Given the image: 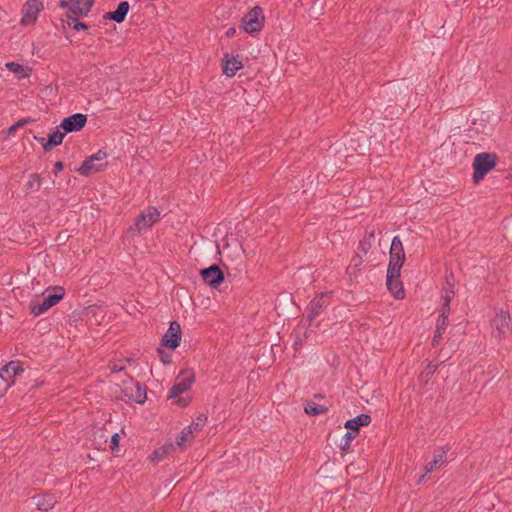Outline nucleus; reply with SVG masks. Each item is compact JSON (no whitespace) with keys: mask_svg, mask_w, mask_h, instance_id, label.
<instances>
[{"mask_svg":"<svg viewBox=\"0 0 512 512\" xmlns=\"http://www.w3.org/2000/svg\"><path fill=\"white\" fill-rule=\"evenodd\" d=\"M492 328L495 335L505 339L512 334V320L510 314L506 311L499 310L492 319Z\"/></svg>","mask_w":512,"mask_h":512,"instance_id":"423d86ee","label":"nucleus"},{"mask_svg":"<svg viewBox=\"0 0 512 512\" xmlns=\"http://www.w3.org/2000/svg\"><path fill=\"white\" fill-rule=\"evenodd\" d=\"M236 33V29L234 27H230L227 31H226V36L227 37H233Z\"/></svg>","mask_w":512,"mask_h":512,"instance_id":"ea45409f","label":"nucleus"},{"mask_svg":"<svg viewBox=\"0 0 512 512\" xmlns=\"http://www.w3.org/2000/svg\"><path fill=\"white\" fill-rule=\"evenodd\" d=\"M180 339V325L178 322L173 321L170 323L168 330L162 338V345L170 349H175L179 346Z\"/></svg>","mask_w":512,"mask_h":512,"instance_id":"4468645a","label":"nucleus"},{"mask_svg":"<svg viewBox=\"0 0 512 512\" xmlns=\"http://www.w3.org/2000/svg\"><path fill=\"white\" fill-rule=\"evenodd\" d=\"M242 61L236 57L228 58V55H225V60L223 64V73L228 77H233L238 70L242 68Z\"/></svg>","mask_w":512,"mask_h":512,"instance_id":"412c9836","label":"nucleus"},{"mask_svg":"<svg viewBox=\"0 0 512 512\" xmlns=\"http://www.w3.org/2000/svg\"><path fill=\"white\" fill-rule=\"evenodd\" d=\"M454 295V285L447 281L442 293L443 304L441 310L450 311V302Z\"/></svg>","mask_w":512,"mask_h":512,"instance_id":"b1692460","label":"nucleus"},{"mask_svg":"<svg viewBox=\"0 0 512 512\" xmlns=\"http://www.w3.org/2000/svg\"><path fill=\"white\" fill-rule=\"evenodd\" d=\"M72 5L70 13L73 15H87L93 5V0H70Z\"/></svg>","mask_w":512,"mask_h":512,"instance_id":"aec40b11","label":"nucleus"},{"mask_svg":"<svg viewBox=\"0 0 512 512\" xmlns=\"http://www.w3.org/2000/svg\"><path fill=\"white\" fill-rule=\"evenodd\" d=\"M496 161L495 154L487 152L477 154L473 161V181L479 183L496 166Z\"/></svg>","mask_w":512,"mask_h":512,"instance_id":"f03ea898","label":"nucleus"},{"mask_svg":"<svg viewBox=\"0 0 512 512\" xmlns=\"http://www.w3.org/2000/svg\"><path fill=\"white\" fill-rule=\"evenodd\" d=\"M43 9V4L38 0H28L22 8V25H31L38 18V14Z\"/></svg>","mask_w":512,"mask_h":512,"instance_id":"9d476101","label":"nucleus"},{"mask_svg":"<svg viewBox=\"0 0 512 512\" xmlns=\"http://www.w3.org/2000/svg\"><path fill=\"white\" fill-rule=\"evenodd\" d=\"M355 437L356 435L354 432H346V434L344 435V443L341 444V449L344 451L348 450L350 447V443Z\"/></svg>","mask_w":512,"mask_h":512,"instance_id":"2f4dec72","label":"nucleus"},{"mask_svg":"<svg viewBox=\"0 0 512 512\" xmlns=\"http://www.w3.org/2000/svg\"><path fill=\"white\" fill-rule=\"evenodd\" d=\"M202 279L211 287L217 288L224 280V274L218 265H212L202 269L200 272Z\"/></svg>","mask_w":512,"mask_h":512,"instance_id":"ddd939ff","label":"nucleus"},{"mask_svg":"<svg viewBox=\"0 0 512 512\" xmlns=\"http://www.w3.org/2000/svg\"><path fill=\"white\" fill-rule=\"evenodd\" d=\"M65 132H61L60 128L58 127L56 131L51 133L48 137V140L44 137H35V139L42 144L44 150L50 149L52 146L60 145L63 141V138L65 136Z\"/></svg>","mask_w":512,"mask_h":512,"instance_id":"f3484780","label":"nucleus"},{"mask_svg":"<svg viewBox=\"0 0 512 512\" xmlns=\"http://www.w3.org/2000/svg\"><path fill=\"white\" fill-rule=\"evenodd\" d=\"M428 368H429V372H433L434 371V369H432V367L430 365L428 366Z\"/></svg>","mask_w":512,"mask_h":512,"instance_id":"79ce46f5","label":"nucleus"},{"mask_svg":"<svg viewBox=\"0 0 512 512\" xmlns=\"http://www.w3.org/2000/svg\"><path fill=\"white\" fill-rule=\"evenodd\" d=\"M449 313H450V311L441 310L440 315L436 322V329L442 330L445 332V330L448 326Z\"/></svg>","mask_w":512,"mask_h":512,"instance_id":"c85d7f7f","label":"nucleus"},{"mask_svg":"<svg viewBox=\"0 0 512 512\" xmlns=\"http://www.w3.org/2000/svg\"><path fill=\"white\" fill-rule=\"evenodd\" d=\"M264 24L263 11L259 6L253 7L245 14L241 21V26L246 33L253 34L259 32Z\"/></svg>","mask_w":512,"mask_h":512,"instance_id":"20e7f679","label":"nucleus"},{"mask_svg":"<svg viewBox=\"0 0 512 512\" xmlns=\"http://www.w3.org/2000/svg\"><path fill=\"white\" fill-rule=\"evenodd\" d=\"M160 217L159 210L156 207L150 206L136 218L134 226L130 229L137 230L138 232L148 230L160 220Z\"/></svg>","mask_w":512,"mask_h":512,"instance_id":"0eeeda50","label":"nucleus"},{"mask_svg":"<svg viewBox=\"0 0 512 512\" xmlns=\"http://www.w3.org/2000/svg\"><path fill=\"white\" fill-rule=\"evenodd\" d=\"M305 413L311 416L324 414L327 412V408L322 405H317L314 402H309L305 406Z\"/></svg>","mask_w":512,"mask_h":512,"instance_id":"bb28decb","label":"nucleus"},{"mask_svg":"<svg viewBox=\"0 0 512 512\" xmlns=\"http://www.w3.org/2000/svg\"><path fill=\"white\" fill-rule=\"evenodd\" d=\"M129 8H130L129 3L127 1H122L119 3V5L115 11L106 13L104 15V18L113 20L117 23H122L126 18Z\"/></svg>","mask_w":512,"mask_h":512,"instance_id":"a211bd4d","label":"nucleus"},{"mask_svg":"<svg viewBox=\"0 0 512 512\" xmlns=\"http://www.w3.org/2000/svg\"><path fill=\"white\" fill-rule=\"evenodd\" d=\"M107 154L104 151L99 150L87 158L83 164L77 169V171L84 176H89L93 172L103 170L107 166Z\"/></svg>","mask_w":512,"mask_h":512,"instance_id":"39448f33","label":"nucleus"},{"mask_svg":"<svg viewBox=\"0 0 512 512\" xmlns=\"http://www.w3.org/2000/svg\"><path fill=\"white\" fill-rule=\"evenodd\" d=\"M70 2H71L70 0L69 1L61 0L59 2V7H61V8H68L70 10V7H71Z\"/></svg>","mask_w":512,"mask_h":512,"instance_id":"58836bf2","label":"nucleus"},{"mask_svg":"<svg viewBox=\"0 0 512 512\" xmlns=\"http://www.w3.org/2000/svg\"><path fill=\"white\" fill-rule=\"evenodd\" d=\"M175 448L176 447L172 443L165 444L158 450L154 451L153 459L162 460L166 455L172 453L175 450Z\"/></svg>","mask_w":512,"mask_h":512,"instance_id":"cd10ccee","label":"nucleus"},{"mask_svg":"<svg viewBox=\"0 0 512 512\" xmlns=\"http://www.w3.org/2000/svg\"><path fill=\"white\" fill-rule=\"evenodd\" d=\"M192 439V430L186 427L182 430L180 436L177 438L176 446L182 449L187 443H191Z\"/></svg>","mask_w":512,"mask_h":512,"instance_id":"a878e982","label":"nucleus"},{"mask_svg":"<svg viewBox=\"0 0 512 512\" xmlns=\"http://www.w3.org/2000/svg\"><path fill=\"white\" fill-rule=\"evenodd\" d=\"M195 380V375L192 370L182 371L176 378V381L169 392L170 398H175L182 393L186 392Z\"/></svg>","mask_w":512,"mask_h":512,"instance_id":"6e6552de","label":"nucleus"},{"mask_svg":"<svg viewBox=\"0 0 512 512\" xmlns=\"http://www.w3.org/2000/svg\"><path fill=\"white\" fill-rule=\"evenodd\" d=\"M22 372H24V368L19 361H10L8 364L3 366L0 369V381L4 382L3 390L6 391L14 383L13 381H9L10 378H13Z\"/></svg>","mask_w":512,"mask_h":512,"instance_id":"9b49d317","label":"nucleus"},{"mask_svg":"<svg viewBox=\"0 0 512 512\" xmlns=\"http://www.w3.org/2000/svg\"><path fill=\"white\" fill-rule=\"evenodd\" d=\"M352 262H354L355 266H358L361 263V259L359 257L353 258Z\"/></svg>","mask_w":512,"mask_h":512,"instance_id":"a19ab883","label":"nucleus"},{"mask_svg":"<svg viewBox=\"0 0 512 512\" xmlns=\"http://www.w3.org/2000/svg\"><path fill=\"white\" fill-rule=\"evenodd\" d=\"M124 398L131 400L136 403L142 404L146 400V389L139 382H134L130 379L128 382H124L122 389Z\"/></svg>","mask_w":512,"mask_h":512,"instance_id":"1a4fd4ad","label":"nucleus"},{"mask_svg":"<svg viewBox=\"0 0 512 512\" xmlns=\"http://www.w3.org/2000/svg\"><path fill=\"white\" fill-rule=\"evenodd\" d=\"M5 66L9 71L17 74L19 78H25L29 76L30 69L19 63L7 62Z\"/></svg>","mask_w":512,"mask_h":512,"instance_id":"393cba45","label":"nucleus"},{"mask_svg":"<svg viewBox=\"0 0 512 512\" xmlns=\"http://www.w3.org/2000/svg\"><path fill=\"white\" fill-rule=\"evenodd\" d=\"M446 461V451L439 449L435 451L433 460L425 465L426 473H432L440 468Z\"/></svg>","mask_w":512,"mask_h":512,"instance_id":"4be33fe9","label":"nucleus"},{"mask_svg":"<svg viewBox=\"0 0 512 512\" xmlns=\"http://www.w3.org/2000/svg\"><path fill=\"white\" fill-rule=\"evenodd\" d=\"M64 165L61 161H57L54 165V173L57 174L59 173L60 171H62Z\"/></svg>","mask_w":512,"mask_h":512,"instance_id":"4c0bfd02","label":"nucleus"},{"mask_svg":"<svg viewBox=\"0 0 512 512\" xmlns=\"http://www.w3.org/2000/svg\"><path fill=\"white\" fill-rule=\"evenodd\" d=\"M443 333H444V331H442V330H438V329L435 330L434 337L432 340L433 345H437L439 343L440 339L442 338Z\"/></svg>","mask_w":512,"mask_h":512,"instance_id":"c9c22d12","label":"nucleus"},{"mask_svg":"<svg viewBox=\"0 0 512 512\" xmlns=\"http://www.w3.org/2000/svg\"><path fill=\"white\" fill-rule=\"evenodd\" d=\"M30 122V119L29 118H24V119H21L19 120L17 123H15L14 125H12L10 128H9V133H13L15 132L17 129H19V127L25 125L26 123Z\"/></svg>","mask_w":512,"mask_h":512,"instance_id":"473e14b6","label":"nucleus"},{"mask_svg":"<svg viewBox=\"0 0 512 512\" xmlns=\"http://www.w3.org/2000/svg\"><path fill=\"white\" fill-rule=\"evenodd\" d=\"M207 421V416L205 414H200L195 421H193L187 428L193 431L201 430Z\"/></svg>","mask_w":512,"mask_h":512,"instance_id":"c756f323","label":"nucleus"},{"mask_svg":"<svg viewBox=\"0 0 512 512\" xmlns=\"http://www.w3.org/2000/svg\"><path fill=\"white\" fill-rule=\"evenodd\" d=\"M400 278V272L396 273L392 276L391 273L387 271V279H386V285L388 290L397 298L402 299L404 298V289Z\"/></svg>","mask_w":512,"mask_h":512,"instance_id":"dca6fc26","label":"nucleus"},{"mask_svg":"<svg viewBox=\"0 0 512 512\" xmlns=\"http://www.w3.org/2000/svg\"><path fill=\"white\" fill-rule=\"evenodd\" d=\"M87 28H88V26L85 23L79 22V21H76L73 25V29L77 30V31L86 30Z\"/></svg>","mask_w":512,"mask_h":512,"instance_id":"e433bc0d","label":"nucleus"},{"mask_svg":"<svg viewBox=\"0 0 512 512\" xmlns=\"http://www.w3.org/2000/svg\"><path fill=\"white\" fill-rule=\"evenodd\" d=\"M405 260V252L399 236L392 239L390 247V260L387 271L393 275L401 271Z\"/></svg>","mask_w":512,"mask_h":512,"instance_id":"7ed1b4c3","label":"nucleus"},{"mask_svg":"<svg viewBox=\"0 0 512 512\" xmlns=\"http://www.w3.org/2000/svg\"><path fill=\"white\" fill-rule=\"evenodd\" d=\"M370 422L371 417L369 415L360 414L353 419L347 420L345 427L349 430V432H354L356 434L361 426H367Z\"/></svg>","mask_w":512,"mask_h":512,"instance_id":"6ab92c4d","label":"nucleus"},{"mask_svg":"<svg viewBox=\"0 0 512 512\" xmlns=\"http://www.w3.org/2000/svg\"><path fill=\"white\" fill-rule=\"evenodd\" d=\"M87 122V116L82 113H76L63 119L59 128L63 129L65 133L81 130Z\"/></svg>","mask_w":512,"mask_h":512,"instance_id":"f8f14e48","label":"nucleus"},{"mask_svg":"<svg viewBox=\"0 0 512 512\" xmlns=\"http://www.w3.org/2000/svg\"><path fill=\"white\" fill-rule=\"evenodd\" d=\"M328 298V294L322 293L311 300L308 306V319L310 321H313L321 314L324 308L328 305Z\"/></svg>","mask_w":512,"mask_h":512,"instance_id":"2eb2a0df","label":"nucleus"},{"mask_svg":"<svg viewBox=\"0 0 512 512\" xmlns=\"http://www.w3.org/2000/svg\"><path fill=\"white\" fill-rule=\"evenodd\" d=\"M28 189H39L41 186V178L37 174H31L26 184Z\"/></svg>","mask_w":512,"mask_h":512,"instance_id":"7c9ffc66","label":"nucleus"},{"mask_svg":"<svg viewBox=\"0 0 512 512\" xmlns=\"http://www.w3.org/2000/svg\"><path fill=\"white\" fill-rule=\"evenodd\" d=\"M125 366L122 364L121 361L119 362H115V363H111L109 365V369L112 373H117V372H120L122 370H124Z\"/></svg>","mask_w":512,"mask_h":512,"instance_id":"72a5a7b5","label":"nucleus"},{"mask_svg":"<svg viewBox=\"0 0 512 512\" xmlns=\"http://www.w3.org/2000/svg\"><path fill=\"white\" fill-rule=\"evenodd\" d=\"M47 295L44 294L43 299L40 301H32L30 304L31 313L35 316H39L45 313L48 309L56 305L65 295V290L62 287H54L52 292L46 291Z\"/></svg>","mask_w":512,"mask_h":512,"instance_id":"f257e3e1","label":"nucleus"},{"mask_svg":"<svg viewBox=\"0 0 512 512\" xmlns=\"http://www.w3.org/2000/svg\"><path fill=\"white\" fill-rule=\"evenodd\" d=\"M35 500V505L39 510L47 511L54 507L56 504V498L51 494H45L41 496H37L33 498Z\"/></svg>","mask_w":512,"mask_h":512,"instance_id":"5701e85b","label":"nucleus"},{"mask_svg":"<svg viewBox=\"0 0 512 512\" xmlns=\"http://www.w3.org/2000/svg\"><path fill=\"white\" fill-rule=\"evenodd\" d=\"M119 440H120V436L118 433H115L112 435L111 437V444H110V448L112 451H115L117 450L118 448V445H119Z\"/></svg>","mask_w":512,"mask_h":512,"instance_id":"f704fd0d","label":"nucleus"}]
</instances>
